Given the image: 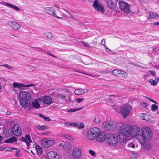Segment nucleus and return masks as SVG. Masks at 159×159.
I'll use <instances>...</instances> for the list:
<instances>
[{
    "label": "nucleus",
    "mask_w": 159,
    "mask_h": 159,
    "mask_svg": "<svg viewBox=\"0 0 159 159\" xmlns=\"http://www.w3.org/2000/svg\"><path fill=\"white\" fill-rule=\"evenodd\" d=\"M88 92V90L86 89H75L74 91V93L75 94L79 95L87 93Z\"/></svg>",
    "instance_id": "nucleus-22"
},
{
    "label": "nucleus",
    "mask_w": 159,
    "mask_h": 159,
    "mask_svg": "<svg viewBox=\"0 0 159 159\" xmlns=\"http://www.w3.org/2000/svg\"><path fill=\"white\" fill-rule=\"evenodd\" d=\"M89 152L90 154H91L92 156H94L95 155V152L92 150H89Z\"/></svg>",
    "instance_id": "nucleus-48"
},
{
    "label": "nucleus",
    "mask_w": 159,
    "mask_h": 159,
    "mask_svg": "<svg viewBox=\"0 0 159 159\" xmlns=\"http://www.w3.org/2000/svg\"><path fill=\"white\" fill-rule=\"evenodd\" d=\"M102 127L106 130H113L116 126L115 122L109 121L104 122L102 125Z\"/></svg>",
    "instance_id": "nucleus-8"
},
{
    "label": "nucleus",
    "mask_w": 159,
    "mask_h": 159,
    "mask_svg": "<svg viewBox=\"0 0 159 159\" xmlns=\"http://www.w3.org/2000/svg\"><path fill=\"white\" fill-rule=\"evenodd\" d=\"M84 100V98H78L75 99V101L77 102V103H80Z\"/></svg>",
    "instance_id": "nucleus-46"
},
{
    "label": "nucleus",
    "mask_w": 159,
    "mask_h": 159,
    "mask_svg": "<svg viewBox=\"0 0 159 159\" xmlns=\"http://www.w3.org/2000/svg\"><path fill=\"white\" fill-rule=\"evenodd\" d=\"M20 98V103L25 109L27 108L31 104L29 101L31 99L30 94L27 91H21L19 93Z\"/></svg>",
    "instance_id": "nucleus-2"
},
{
    "label": "nucleus",
    "mask_w": 159,
    "mask_h": 159,
    "mask_svg": "<svg viewBox=\"0 0 159 159\" xmlns=\"http://www.w3.org/2000/svg\"><path fill=\"white\" fill-rule=\"evenodd\" d=\"M153 25H159V22H155L153 23Z\"/></svg>",
    "instance_id": "nucleus-57"
},
{
    "label": "nucleus",
    "mask_w": 159,
    "mask_h": 159,
    "mask_svg": "<svg viewBox=\"0 0 159 159\" xmlns=\"http://www.w3.org/2000/svg\"><path fill=\"white\" fill-rule=\"evenodd\" d=\"M32 105L30 106L29 108V110L31 109L32 107H34L35 108L38 109L40 107V105L39 103L38 102V100L37 99H34V101H32Z\"/></svg>",
    "instance_id": "nucleus-21"
},
{
    "label": "nucleus",
    "mask_w": 159,
    "mask_h": 159,
    "mask_svg": "<svg viewBox=\"0 0 159 159\" xmlns=\"http://www.w3.org/2000/svg\"><path fill=\"white\" fill-rule=\"evenodd\" d=\"M124 127V125H122L120 127V132H118L117 134V137L119 141L121 143L125 142L127 140V137L129 136L126 134V132L123 129Z\"/></svg>",
    "instance_id": "nucleus-7"
},
{
    "label": "nucleus",
    "mask_w": 159,
    "mask_h": 159,
    "mask_svg": "<svg viewBox=\"0 0 159 159\" xmlns=\"http://www.w3.org/2000/svg\"><path fill=\"white\" fill-rule=\"evenodd\" d=\"M132 143H131V144H130L129 145V147H131L132 148H134V144H132Z\"/></svg>",
    "instance_id": "nucleus-59"
},
{
    "label": "nucleus",
    "mask_w": 159,
    "mask_h": 159,
    "mask_svg": "<svg viewBox=\"0 0 159 159\" xmlns=\"http://www.w3.org/2000/svg\"><path fill=\"white\" fill-rule=\"evenodd\" d=\"M101 44L104 46H105V42L104 39H102V40L101 41Z\"/></svg>",
    "instance_id": "nucleus-51"
},
{
    "label": "nucleus",
    "mask_w": 159,
    "mask_h": 159,
    "mask_svg": "<svg viewBox=\"0 0 159 159\" xmlns=\"http://www.w3.org/2000/svg\"><path fill=\"white\" fill-rule=\"evenodd\" d=\"M6 151H11L13 150H16V152H20V150L16 148H13L10 147H7L5 148Z\"/></svg>",
    "instance_id": "nucleus-28"
},
{
    "label": "nucleus",
    "mask_w": 159,
    "mask_h": 159,
    "mask_svg": "<svg viewBox=\"0 0 159 159\" xmlns=\"http://www.w3.org/2000/svg\"><path fill=\"white\" fill-rule=\"evenodd\" d=\"M77 124L76 127L78 129H83L84 127V123L82 122L80 123H77Z\"/></svg>",
    "instance_id": "nucleus-32"
},
{
    "label": "nucleus",
    "mask_w": 159,
    "mask_h": 159,
    "mask_svg": "<svg viewBox=\"0 0 159 159\" xmlns=\"http://www.w3.org/2000/svg\"><path fill=\"white\" fill-rule=\"evenodd\" d=\"M12 134L16 136H20L21 135L22 131L21 128L17 125H15L12 128Z\"/></svg>",
    "instance_id": "nucleus-12"
},
{
    "label": "nucleus",
    "mask_w": 159,
    "mask_h": 159,
    "mask_svg": "<svg viewBox=\"0 0 159 159\" xmlns=\"http://www.w3.org/2000/svg\"><path fill=\"white\" fill-rule=\"evenodd\" d=\"M144 114H142V116H141V118L143 119V120H146V119L144 118Z\"/></svg>",
    "instance_id": "nucleus-63"
},
{
    "label": "nucleus",
    "mask_w": 159,
    "mask_h": 159,
    "mask_svg": "<svg viewBox=\"0 0 159 159\" xmlns=\"http://www.w3.org/2000/svg\"><path fill=\"white\" fill-rule=\"evenodd\" d=\"M47 54L49 55V56H52L53 57H54V58H57V57L54 56L51 53H50V51H48L47 52Z\"/></svg>",
    "instance_id": "nucleus-49"
},
{
    "label": "nucleus",
    "mask_w": 159,
    "mask_h": 159,
    "mask_svg": "<svg viewBox=\"0 0 159 159\" xmlns=\"http://www.w3.org/2000/svg\"><path fill=\"white\" fill-rule=\"evenodd\" d=\"M148 104L145 103V102H143L140 103V106L141 107L143 108L147 107L148 106Z\"/></svg>",
    "instance_id": "nucleus-44"
},
{
    "label": "nucleus",
    "mask_w": 159,
    "mask_h": 159,
    "mask_svg": "<svg viewBox=\"0 0 159 159\" xmlns=\"http://www.w3.org/2000/svg\"><path fill=\"white\" fill-rule=\"evenodd\" d=\"M158 109V106L155 104H152V106L151 111H155Z\"/></svg>",
    "instance_id": "nucleus-36"
},
{
    "label": "nucleus",
    "mask_w": 159,
    "mask_h": 159,
    "mask_svg": "<svg viewBox=\"0 0 159 159\" xmlns=\"http://www.w3.org/2000/svg\"><path fill=\"white\" fill-rule=\"evenodd\" d=\"M107 137V134L105 132H100L97 136V141L99 142H103Z\"/></svg>",
    "instance_id": "nucleus-16"
},
{
    "label": "nucleus",
    "mask_w": 159,
    "mask_h": 159,
    "mask_svg": "<svg viewBox=\"0 0 159 159\" xmlns=\"http://www.w3.org/2000/svg\"><path fill=\"white\" fill-rule=\"evenodd\" d=\"M57 96L59 98L61 99H64L66 97H67L66 95L61 93H58Z\"/></svg>",
    "instance_id": "nucleus-35"
},
{
    "label": "nucleus",
    "mask_w": 159,
    "mask_h": 159,
    "mask_svg": "<svg viewBox=\"0 0 159 159\" xmlns=\"http://www.w3.org/2000/svg\"><path fill=\"white\" fill-rule=\"evenodd\" d=\"M4 139V137L0 135V142Z\"/></svg>",
    "instance_id": "nucleus-60"
},
{
    "label": "nucleus",
    "mask_w": 159,
    "mask_h": 159,
    "mask_svg": "<svg viewBox=\"0 0 159 159\" xmlns=\"http://www.w3.org/2000/svg\"><path fill=\"white\" fill-rule=\"evenodd\" d=\"M148 71L153 77L156 76V72L155 70H149Z\"/></svg>",
    "instance_id": "nucleus-43"
},
{
    "label": "nucleus",
    "mask_w": 159,
    "mask_h": 159,
    "mask_svg": "<svg viewBox=\"0 0 159 159\" xmlns=\"http://www.w3.org/2000/svg\"><path fill=\"white\" fill-rule=\"evenodd\" d=\"M152 146L150 143L145 144L144 146V148L146 150H149L151 149Z\"/></svg>",
    "instance_id": "nucleus-31"
},
{
    "label": "nucleus",
    "mask_w": 159,
    "mask_h": 159,
    "mask_svg": "<svg viewBox=\"0 0 159 159\" xmlns=\"http://www.w3.org/2000/svg\"><path fill=\"white\" fill-rule=\"evenodd\" d=\"M65 124L67 125V126H70V123H69V122H66L65 123Z\"/></svg>",
    "instance_id": "nucleus-62"
},
{
    "label": "nucleus",
    "mask_w": 159,
    "mask_h": 159,
    "mask_svg": "<svg viewBox=\"0 0 159 159\" xmlns=\"http://www.w3.org/2000/svg\"><path fill=\"white\" fill-rule=\"evenodd\" d=\"M6 5L8 7H10L11 8H13L14 10L19 11L20 9L16 6L12 5L10 3H6Z\"/></svg>",
    "instance_id": "nucleus-26"
},
{
    "label": "nucleus",
    "mask_w": 159,
    "mask_h": 159,
    "mask_svg": "<svg viewBox=\"0 0 159 159\" xmlns=\"http://www.w3.org/2000/svg\"><path fill=\"white\" fill-rule=\"evenodd\" d=\"M67 97H66V98L65 99V101L66 102L69 101H70V97H68V96H67Z\"/></svg>",
    "instance_id": "nucleus-52"
},
{
    "label": "nucleus",
    "mask_w": 159,
    "mask_h": 159,
    "mask_svg": "<svg viewBox=\"0 0 159 159\" xmlns=\"http://www.w3.org/2000/svg\"><path fill=\"white\" fill-rule=\"evenodd\" d=\"M33 48H34V49L36 50H37L39 51H41V49H42V48H37V47H33Z\"/></svg>",
    "instance_id": "nucleus-53"
},
{
    "label": "nucleus",
    "mask_w": 159,
    "mask_h": 159,
    "mask_svg": "<svg viewBox=\"0 0 159 159\" xmlns=\"http://www.w3.org/2000/svg\"><path fill=\"white\" fill-rule=\"evenodd\" d=\"M39 101H42L44 104H46L48 105L52 103V99L49 96L41 97L39 98Z\"/></svg>",
    "instance_id": "nucleus-15"
},
{
    "label": "nucleus",
    "mask_w": 159,
    "mask_h": 159,
    "mask_svg": "<svg viewBox=\"0 0 159 159\" xmlns=\"http://www.w3.org/2000/svg\"><path fill=\"white\" fill-rule=\"evenodd\" d=\"M112 74L116 76H119L120 74H122L123 76L126 78L127 77V74L126 72L121 70L115 69L112 71Z\"/></svg>",
    "instance_id": "nucleus-19"
},
{
    "label": "nucleus",
    "mask_w": 159,
    "mask_h": 159,
    "mask_svg": "<svg viewBox=\"0 0 159 159\" xmlns=\"http://www.w3.org/2000/svg\"><path fill=\"white\" fill-rule=\"evenodd\" d=\"M141 137L144 141H148L151 139L152 133L150 129L148 127H143L141 129Z\"/></svg>",
    "instance_id": "nucleus-3"
},
{
    "label": "nucleus",
    "mask_w": 159,
    "mask_h": 159,
    "mask_svg": "<svg viewBox=\"0 0 159 159\" xmlns=\"http://www.w3.org/2000/svg\"><path fill=\"white\" fill-rule=\"evenodd\" d=\"M93 6L97 11L103 12L105 11V9L102 5L97 0H95L93 2Z\"/></svg>",
    "instance_id": "nucleus-11"
},
{
    "label": "nucleus",
    "mask_w": 159,
    "mask_h": 159,
    "mask_svg": "<svg viewBox=\"0 0 159 159\" xmlns=\"http://www.w3.org/2000/svg\"><path fill=\"white\" fill-rule=\"evenodd\" d=\"M59 146L64 148L66 150H69L70 149L71 147V144L70 143H66L65 144L60 143Z\"/></svg>",
    "instance_id": "nucleus-24"
},
{
    "label": "nucleus",
    "mask_w": 159,
    "mask_h": 159,
    "mask_svg": "<svg viewBox=\"0 0 159 159\" xmlns=\"http://www.w3.org/2000/svg\"><path fill=\"white\" fill-rule=\"evenodd\" d=\"M108 6L111 9H113L115 6V5L112 0H109L107 2Z\"/></svg>",
    "instance_id": "nucleus-25"
},
{
    "label": "nucleus",
    "mask_w": 159,
    "mask_h": 159,
    "mask_svg": "<svg viewBox=\"0 0 159 159\" xmlns=\"http://www.w3.org/2000/svg\"><path fill=\"white\" fill-rule=\"evenodd\" d=\"M38 115L40 117L43 118L45 121H49L51 120V119L49 117H45L43 115L39 113L38 114Z\"/></svg>",
    "instance_id": "nucleus-30"
},
{
    "label": "nucleus",
    "mask_w": 159,
    "mask_h": 159,
    "mask_svg": "<svg viewBox=\"0 0 159 159\" xmlns=\"http://www.w3.org/2000/svg\"><path fill=\"white\" fill-rule=\"evenodd\" d=\"M37 128L39 130H45L49 129V127L45 125L40 126L38 125L37 127Z\"/></svg>",
    "instance_id": "nucleus-29"
},
{
    "label": "nucleus",
    "mask_w": 159,
    "mask_h": 159,
    "mask_svg": "<svg viewBox=\"0 0 159 159\" xmlns=\"http://www.w3.org/2000/svg\"><path fill=\"white\" fill-rule=\"evenodd\" d=\"M79 23L80 25H83L84 24V23L82 20H80V21L79 22Z\"/></svg>",
    "instance_id": "nucleus-64"
},
{
    "label": "nucleus",
    "mask_w": 159,
    "mask_h": 159,
    "mask_svg": "<svg viewBox=\"0 0 159 159\" xmlns=\"http://www.w3.org/2000/svg\"><path fill=\"white\" fill-rule=\"evenodd\" d=\"M81 154V149L80 148L75 147L72 152V157L74 159L80 157Z\"/></svg>",
    "instance_id": "nucleus-13"
},
{
    "label": "nucleus",
    "mask_w": 159,
    "mask_h": 159,
    "mask_svg": "<svg viewBox=\"0 0 159 159\" xmlns=\"http://www.w3.org/2000/svg\"><path fill=\"white\" fill-rule=\"evenodd\" d=\"M8 25L14 30H18L20 28V25L14 20H9L8 22Z\"/></svg>",
    "instance_id": "nucleus-18"
},
{
    "label": "nucleus",
    "mask_w": 159,
    "mask_h": 159,
    "mask_svg": "<svg viewBox=\"0 0 159 159\" xmlns=\"http://www.w3.org/2000/svg\"><path fill=\"white\" fill-rule=\"evenodd\" d=\"M130 155L132 157L134 158H137V155L134 153H131Z\"/></svg>",
    "instance_id": "nucleus-47"
},
{
    "label": "nucleus",
    "mask_w": 159,
    "mask_h": 159,
    "mask_svg": "<svg viewBox=\"0 0 159 159\" xmlns=\"http://www.w3.org/2000/svg\"><path fill=\"white\" fill-rule=\"evenodd\" d=\"M155 80H156V81L157 82V84L158 82L159 81V77H158L155 78Z\"/></svg>",
    "instance_id": "nucleus-55"
},
{
    "label": "nucleus",
    "mask_w": 159,
    "mask_h": 159,
    "mask_svg": "<svg viewBox=\"0 0 159 159\" xmlns=\"http://www.w3.org/2000/svg\"><path fill=\"white\" fill-rule=\"evenodd\" d=\"M94 121L96 123H98L100 121V117L99 116H97L94 118Z\"/></svg>",
    "instance_id": "nucleus-38"
},
{
    "label": "nucleus",
    "mask_w": 159,
    "mask_h": 159,
    "mask_svg": "<svg viewBox=\"0 0 159 159\" xmlns=\"http://www.w3.org/2000/svg\"><path fill=\"white\" fill-rule=\"evenodd\" d=\"M107 142L111 146H115L118 143L117 137L114 134H110L107 137Z\"/></svg>",
    "instance_id": "nucleus-6"
},
{
    "label": "nucleus",
    "mask_w": 159,
    "mask_h": 159,
    "mask_svg": "<svg viewBox=\"0 0 159 159\" xmlns=\"http://www.w3.org/2000/svg\"><path fill=\"white\" fill-rule=\"evenodd\" d=\"M99 128L94 127L89 129L87 131V135L88 138L90 140H93L100 132Z\"/></svg>",
    "instance_id": "nucleus-4"
},
{
    "label": "nucleus",
    "mask_w": 159,
    "mask_h": 159,
    "mask_svg": "<svg viewBox=\"0 0 159 159\" xmlns=\"http://www.w3.org/2000/svg\"><path fill=\"white\" fill-rule=\"evenodd\" d=\"M80 43H82L86 47L91 48V46L89 44L86 42H84L83 41H82L80 42Z\"/></svg>",
    "instance_id": "nucleus-41"
},
{
    "label": "nucleus",
    "mask_w": 159,
    "mask_h": 159,
    "mask_svg": "<svg viewBox=\"0 0 159 159\" xmlns=\"http://www.w3.org/2000/svg\"><path fill=\"white\" fill-rule=\"evenodd\" d=\"M119 7L120 9L125 13H129V6L127 3L123 1L119 2Z\"/></svg>",
    "instance_id": "nucleus-9"
},
{
    "label": "nucleus",
    "mask_w": 159,
    "mask_h": 159,
    "mask_svg": "<svg viewBox=\"0 0 159 159\" xmlns=\"http://www.w3.org/2000/svg\"><path fill=\"white\" fill-rule=\"evenodd\" d=\"M84 108V107H80L79 108H77L75 109H71L68 110L67 111V112H75L77 111H79L81 109H82V108Z\"/></svg>",
    "instance_id": "nucleus-34"
},
{
    "label": "nucleus",
    "mask_w": 159,
    "mask_h": 159,
    "mask_svg": "<svg viewBox=\"0 0 159 159\" xmlns=\"http://www.w3.org/2000/svg\"><path fill=\"white\" fill-rule=\"evenodd\" d=\"M70 126H75V127H76V125H77V123L72 122V123H70Z\"/></svg>",
    "instance_id": "nucleus-50"
},
{
    "label": "nucleus",
    "mask_w": 159,
    "mask_h": 159,
    "mask_svg": "<svg viewBox=\"0 0 159 159\" xmlns=\"http://www.w3.org/2000/svg\"><path fill=\"white\" fill-rule=\"evenodd\" d=\"M64 137L66 139H68L70 141H73L74 139L69 135L67 134H65L64 135Z\"/></svg>",
    "instance_id": "nucleus-42"
},
{
    "label": "nucleus",
    "mask_w": 159,
    "mask_h": 159,
    "mask_svg": "<svg viewBox=\"0 0 159 159\" xmlns=\"http://www.w3.org/2000/svg\"><path fill=\"white\" fill-rule=\"evenodd\" d=\"M159 16L156 13H154L152 11H151L149 13V15L148 18V19H158Z\"/></svg>",
    "instance_id": "nucleus-23"
},
{
    "label": "nucleus",
    "mask_w": 159,
    "mask_h": 159,
    "mask_svg": "<svg viewBox=\"0 0 159 159\" xmlns=\"http://www.w3.org/2000/svg\"><path fill=\"white\" fill-rule=\"evenodd\" d=\"M4 142L5 143H10L9 139H6L4 141Z\"/></svg>",
    "instance_id": "nucleus-54"
},
{
    "label": "nucleus",
    "mask_w": 159,
    "mask_h": 159,
    "mask_svg": "<svg viewBox=\"0 0 159 159\" xmlns=\"http://www.w3.org/2000/svg\"><path fill=\"white\" fill-rule=\"evenodd\" d=\"M131 106L128 103H126L122 105L120 108V113L124 118H125L131 110Z\"/></svg>",
    "instance_id": "nucleus-5"
},
{
    "label": "nucleus",
    "mask_w": 159,
    "mask_h": 159,
    "mask_svg": "<svg viewBox=\"0 0 159 159\" xmlns=\"http://www.w3.org/2000/svg\"><path fill=\"white\" fill-rule=\"evenodd\" d=\"M13 87L14 88H17L19 89H21L22 87H28L31 86H34L35 85L33 84H30L29 85H24L23 84H18L16 82H14L13 84Z\"/></svg>",
    "instance_id": "nucleus-20"
},
{
    "label": "nucleus",
    "mask_w": 159,
    "mask_h": 159,
    "mask_svg": "<svg viewBox=\"0 0 159 159\" xmlns=\"http://www.w3.org/2000/svg\"><path fill=\"white\" fill-rule=\"evenodd\" d=\"M54 141L52 140H48L44 139L41 141V143L43 146L45 148H48L53 144Z\"/></svg>",
    "instance_id": "nucleus-14"
},
{
    "label": "nucleus",
    "mask_w": 159,
    "mask_h": 159,
    "mask_svg": "<svg viewBox=\"0 0 159 159\" xmlns=\"http://www.w3.org/2000/svg\"><path fill=\"white\" fill-rule=\"evenodd\" d=\"M149 81L151 84L152 85L155 86L157 84V82L155 80H154L152 79H150L149 80Z\"/></svg>",
    "instance_id": "nucleus-39"
},
{
    "label": "nucleus",
    "mask_w": 159,
    "mask_h": 159,
    "mask_svg": "<svg viewBox=\"0 0 159 159\" xmlns=\"http://www.w3.org/2000/svg\"><path fill=\"white\" fill-rule=\"evenodd\" d=\"M5 149V148L4 147H0V151H2Z\"/></svg>",
    "instance_id": "nucleus-58"
},
{
    "label": "nucleus",
    "mask_w": 159,
    "mask_h": 159,
    "mask_svg": "<svg viewBox=\"0 0 159 159\" xmlns=\"http://www.w3.org/2000/svg\"><path fill=\"white\" fill-rule=\"evenodd\" d=\"M10 143H13L15 142H17V139L15 136H12L9 138Z\"/></svg>",
    "instance_id": "nucleus-33"
},
{
    "label": "nucleus",
    "mask_w": 159,
    "mask_h": 159,
    "mask_svg": "<svg viewBox=\"0 0 159 159\" xmlns=\"http://www.w3.org/2000/svg\"><path fill=\"white\" fill-rule=\"evenodd\" d=\"M44 36L48 39H50L53 37V34L51 33L47 32L44 33Z\"/></svg>",
    "instance_id": "nucleus-27"
},
{
    "label": "nucleus",
    "mask_w": 159,
    "mask_h": 159,
    "mask_svg": "<svg viewBox=\"0 0 159 159\" xmlns=\"http://www.w3.org/2000/svg\"><path fill=\"white\" fill-rule=\"evenodd\" d=\"M21 141L24 142L26 143L28 142V140L25 138L23 137H22L19 139Z\"/></svg>",
    "instance_id": "nucleus-45"
},
{
    "label": "nucleus",
    "mask_w": 159,
    "mask_h": 159,
    "mask_svg": "<svg viewBox=\"0 0 159 159\" xmlns=\"http://www.w3.org/2000/svg\"><path fill=\"white\" fill-rule=\"evenodd\" d=\"M124 125V127L123 129L129 137L132 135L133 137L139 139L141 137V135L139 134L140 129L139 127L135 125L130 126L128 125Z\"/></svg>",
    "instance_id": "nucleus-1"
},
{
    "label": "nucleus",
    "mask_w": 159,
    "mask_h": 159,
    "mask_svg": "<svg viewBox=\"0 0 159 159\" xmlns=\"http://www.w3.org/2000/svg\"><path fill=\"white\" fill-rule=\"evenodd\" d=\"M0 66H4L6 67L7 68L10 70H12L13 69V67L12 66H10L9 65L7 64H4L3 65H0Z\"/></svg>",
    "instance_id": "nucleus-37"
},
{
    "label": "nucleus",
    "mask_w": 159,
    "mask_h": 159,
    "mask_svg": "<svg viewBox=\"0 0 159 159\" xmlns=\"http://www.w3.org/2000/svg\"><path fill=\"white\" fill-rule=\"evenodd\" d=\"M44 9L47 13L52 15L57 19H63V17L58 16L56 13V11L52 7H47Z\"/></svg>",
    "instance_id": "nucleus-10"
},
{
    "label": "nucleus",
    "mask_w": 159,
    "mask_h": 159,
    "mask_svg": "<svg viewBox=\"0 0 159 159\" xmlns=\"http://www.w3.org/2000/svg\"><path fill=\"white\" fill-rule=\"evenodd\" d=\"M48 159H61L60 156L57 152L51 151L47 154Z\"/></svg>",
    "instance_id": "nucleus-17"
},
{
    "label": "nucleus",
    "mask_w": 159,
    "mask_h": 159,
    "mask_svg": "<svg viewBox=\"0 0 159 159\" xmlns=\"http://www.w3.org/2000/svg\"><path fill=\"white\" fill-rule=\"evenodd\" d=\"M154 67L155 68L159 69V65H155Z\"/></svg>",
    "instance_id": "nucleus-56"
},
{
    "label": "nucleus",
    "mask_w": 159,
    "mask_h": 159,
    "mask_svg": "<svg viewBox=\"0 0 159 159\" xmlns=\"http://www.w3.org/2000/svg\"><path fill=\"white\" fill-rule=\"evenodd\" d=\"M50 133V132H47L43 133V134L45 135H48Z\"/></svg>",
    "instance_id": "nucleus-61"
},
{
    "label": "nucleus",
    "mask_w": 159,
    "mask_h": 159,
    "mask_svg": "<svg viewBox=\"0 0 159 159\" xmlns=\"http://www.w3.org/2000/svg\"><path fill=\"white\" fill-rule=\"evenodd\" d=\"M25 137L27 140H28L29 142L32 143L31 137L29 134H26Z\"/></svg>",
    "instance_id": "nucleus-40"
}]
</instances>
